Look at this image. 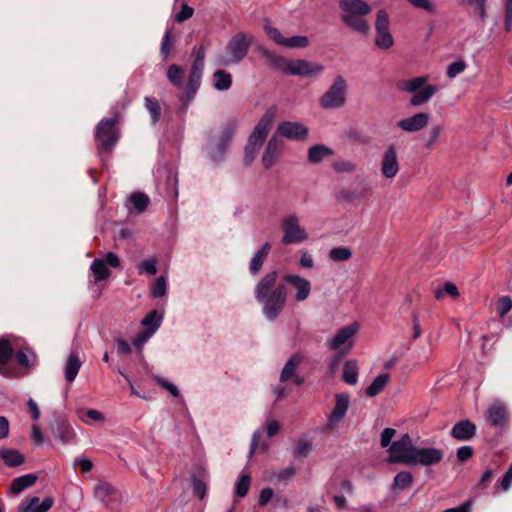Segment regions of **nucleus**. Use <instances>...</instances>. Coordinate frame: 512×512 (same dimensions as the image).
<instances>
[{"instance_id": "1", "label": "nucleus", "mask_w": 512, "mask_h": 512, "mask_svg": "<svg viewBox=\"0 0 512 512\" xmlns=\"http://www.w3.org/2000/svg\"><path fill=\"white\" fill-rule=\"evenodd\" d=\"M358 331L359 324L357 322L340 328L334 336L326 340L327 349L336 352L340 356L348 354L354 346Z\"/></svg>"}, {"instance_id": "2", "label": "nucleus", "mask_w": 512, "mask_h": 512, "mask_svg": "<svg viewBox=\"0 0 512 512\" xmlns=\"http://www.w3.org/2000/svg\"><path fill=\"white\" fill-rule=\"evenodd\" d=\"M309 358L300 352L294 353L285 363L281 373H280V382L288 383L292 382L293 384L300 386L305 382V376L300 374V371L303 368L310 366Z\"/></svg>"}, {"instance_id": "3", "label": "nucleus", "mask_w": 512, "mask_h": 512, "mask_svg": "<svg viewBox=\"0 0 512 512\" xmlns=\"http://www.w3.org/2000/svg\"><path fill=\"white\" fill-rule=\"evenodd\" d=\"M348 84L342 76H337L322 95V108L340 109L346 105Z\"/></svg>"}, {"instance_id": "4", "label": "nucleus", "mask_w": 512, "mask_h": 512, "mask_svg": "<svg viewBox=\"0 0 512 512\" xmlns=\"http://www.w3.org/2000/svg\"><path fill=\"white\" fill-rule=\"evenodd\" d=\"M252 40L253 38L248 37L244 32L236 33L226 45L229 58L221 59L220 63L229 65L241 62L247 56Z\"/></svg>"}, {"instance_id": "5", "label": "nucleus", "mask_w": 512, "mask_h": 512, "mask_svg": "<svg viewBox=\"0 0 512 512\" xmlns=\"http://www.w3.org/2000/svg\"><path fill=\"white\" fill-rule=\"evenodd\" d=\"M118 117L110 119H102L95 131V139L98 147L106 151H111L119 139V131L117 128Z\"/></svg>"}, {"instance_id": "6", "label": "nucleus", "mask_w": 512, "mask_h": 512, "mask_svg": "<svg viewBox=\"0 0 512 512\" xmlns=\"http://www.w3.org/2000/svg\"><path fill=\"white\" fill-rule=\"evenodd\" d=\"M287 298V289L281 281L278 283V289L267 298L258 300L263 307V313L269 320H275L282 312Z\"/></svg>"}, {"instance_id": "7", "label": "nucleus", "mask_w": 512, "mask_h": 512, "mask_svg": "<svg viewBox=\"0 0 512 512\" xmlns=\"http://www.w3.org/2000/svg\"><path fill=\"white\" fill-rule=\"evenodd\" d=\"M375 45L381 50H388L394 45V38L390 32V19L388 13L381 9L376 14Z\"/></svg>"}, {"instance_id": "8", "label": "nucleus", "mask_w": 512, "mask_h": 512, "mask_svg": "<svg viewBox=\"0 0 512 512\" xmlns=\"http://www.w3.org/2000/svg\"><path fill=\"white\" fill-rule=\"evenodd\" d=\"M416 449L417 447L413 445L411 437L404 434L399 440L390 445L388 462L406 464L405 458L413 455Z\"/></svg>"}, {"instance_id": "9", "label": "nucleus", "mask_w": 512, "mask_h": 512, "mask_svg": "<svg viewBox=\"0 0 512 512\" xmlns=\"http://www.w3.org/2000/svg\"><path fill=\"white\" fill-rule=\"evenodd\" d=\"M14 355L12 343L9 339L0 338V375L7 378H20L22 373L10 361Z\"/></svg>"}, {"instance_id": "10", "label": "nucleus", "mask_w": 512, "mask_h": 512, "mask_svg": "<svg viewBox=\"0 0 512 512\" xmlns=\"http://www.w3.org/2000/svg\"><path fill=\"white\" fill-rule=\"evenodd\" d=\"M444 457V453L441 449L429 447V448H417L413 455L406 457L405 461L407 465H423L432 466L440 463Z\"/></svg>"}, {"instance_id": "11", "label": "nucleus", "mask_w": 512, "mask_h": 512, "mask_svg": "<svg viewBox=\"0 0 512 512\" xmlns=\"http://www.w3.org/2000/svg\"><path fill=\"white\" fill-rule=\"evenodd\" d=\"M281 282L286 286L287 293L295 292L294 299L297 302L304 301L310 294V282L298 275L286 274L282 277Z\"/></svg>"}, {"instance_id": "12", "label": "nucleus", "mask_w": 512, "mask_h": 512, "mask_svg": "<svg viewBox=\"0 0 512 512\" xmlns=\"http://www.w3.org/2000/svg\"><path fill=\"white\" fill-rule=\"evenodd\" d=\"M282 229L284 232L282 243L285 245L298 244L307 238L306 231L299 225L298 219L295 216L285 219L282 222Z\"/></svg>"}, {"instance_id": "13", "label": "nucleus", "mask_w": 512, "mask_h": 512, "mask_svg": "<svg viewBox=\"0 0 512 512\" xmlns=\"http://www.w3.org/2000/svg\"><path fill=\"white\" fill-rule=\"evenodd\" d=\"M275 135L290 140L302 141L307 138L308 129L301 123L284 121L278 125Z\"/></svg>"}, {"instance_id": "14", "label": "nucleus", "mask_w": 512, "mask_h": 512, "mask_svg": "<svg viewBox=\"0 0 512 512\" xmlns=\"http://www.w3.org/2000/svg\"><path fill=\"white\" fill-rule=\"evenodd\" d=\"M397 150L393 145L387 147L381 159V173L386 179H393L399 172Z\"/></svg>"}, {"instance_id": "15", "label": "nucleus", "mask_w": 512, "mask_h": 512, "mask_svg": "<svg viewBox=\"0 0 512 512\" xmlns=\"http://www.w3.org/2000/svg\"><path fill=\"white\" fill-rule=\"evenodd\" d=\"M278 273L276 271L265 274L255 287V298L256 300H262L263 298L269 297L276 289H278Z\"/></svg>"}, {"instance_id": "16", "label": "nucleus", "mask_w": 512, "mask_h": 512, "mask_svg": "<svg viewBox=\"0 0 512 512\" xmlns=\"http://www.w3.org/2000/svg\"><path fill=\"white\" fill-rule=\"evenodd\" d=\"M284 149V143L277 135H273L268 141L264 154L262 156V163L265 168H271L277 162L279 156Z\"/></svg>"}, {"instance_id": "17", "label": "nucleus", "mask_w": 512, "mask_h": 512, "mask_svg": "<svg viewBox=\"0 0 512 512\" xmlns=\"http://www.w3.org/2000/svg\"><path fill=\"white\" fill-rule=\"evenodd\" d=\"M430 114L426 112L416 113L411 117L401 119L397 126L405 132L414 133L424 129L429 122Z\"/></svg>"}, {"instance_id": "18", "label": "nucleus", "mask_w": 512, "mask_h": 512, "mask_svg": "<svg viewBox=\"0 0 512 512\" xmlns=\"http://www.w3.org/2000/svg\"><path fill=\"white\" fill-rule=\"evenodd\" d=\"M203 68H204V62L197 61L194 59L192 65H191V68H190V73H189L188 81L186 84L187 101H190L194 97V95L196 94V92L200 86Z\"/></svg>"}, {"instance_id": "19", "label": "nucleus", "mask_w": 512, "mask_h": 512, "mask_svg": "<svg viewBox=\"0 0 512 512\" xmlns=\"http://www.w3.org/2000/svg\"><path fill=\"white\" fill-rule=\"evenodd\" d=\"M15 359L20 368H17L22 373V377L37 364V355L28 346L22 347L15 353Z\"/></svg>"}, {"instance_id": "20", "label": "nucleus", "mask_w": 512, "mask_h": 512, "mask_svg": "<svg viewBox=\"0 0 512 512\" xmlns=\"http://www.w3.org/2000/svg\"><path fill=\"white\" fill-rule=\"evenodd\" d=\"M342 15H367L371 12L370 5L363 0H340Z\"/></svg>"}, {"instance_id": "21", "label": "nucleus", "mask_w": 512, "mask_h": 512, "mask_svg": "<svg viewBox=\"0 0 512 512\" xmlns=\"http://www.w3.org/2000/svg\"><path fill=\"white\" fill-rule=\"evenodd\" d=\"M51 433L62 442H69L74 438L73 430L67 425L63 418H54L50 422Z\"/></svg>"}, {"instance_id": "22", "label": "nucleus", "mask_w": 512, "mask_h": 512, "mask_svg": "<svg viewBox=\"0 0 512 512\" xmlns=\"http://www.w3.org/2000/svg\"><path fill=\"white\" fill-rule=\"evenodd\" d=\"M276 112V106H271L270 108H268L264 115L259 120V122L257 123V125L255 126L253 133L266 139L271 130L272 123L276 116Z\"/></svg>"}, {"instance_id": "23", "label": "nucleus", "mask_w": 512, "mask_h": 512, "mask_svg": "<svg viewBox=\"0 0 512 512\" xmlns=\"http://www.w3.org/2000/svg\"><path fill=\"white\" fill-rule=\"evenodd\" d=\"M476 433V426L469 420H462L452 428V436L457 440H469Z\"/></svg>"}, {"instance_id": "24", "label": "nucleus", "mask_w": 512, "mask_h": 512, "mask_svg": "<svg viewBox=\"0 0 512 512\" xmlns=\"http://www.w3.org/2000/svg\"><path fill=\"white\" fill-rule=\"evenodd\" d=\"M365 15H342V21L355 32L361 35H368L370 27Z\"/></svg>"}, {"instance_id": "25", "label": "nucleus", "mask_w": 512, "mask_h": 512, "mask_svg": "<svg viewBox=\"0 0 512 512\" xmlns=\"http://www.w3.org/2000/svg\"><path fill=\"white\" fill-rule=\"evenodd\" d=\"M95 496L106 504L119 500V493L116 488L106 482H100L96 485Z\"/></svg>"}, {"instance_id": "26", "label": "nucleus", "mask_w": 512, "mask_h": 512, "mask_svg": "<svg viewBox=\"0 0 512 512\" xmlns=\"http://www.w3.org/2000/svg\"><path fill=\"white\" fill-rule=\"evenodd\" d=\"M317 70V66H313L306 60H290L287 74L309 76L313 73H316Z\"/></svg>"}, {"instance_id": "27", "label": "nucleus", "mask_w": 512, "mask_h": 512, "mask_svg": "<svg viewBox=\"0 0 512 512\" xmlns=\"http://www.w3.org/2000/svg\"><path fill=\"white\" fill-rule=\"evenodd\" d=\"M359 367L354 359H349L344 362L342 380L348 384L355 386L358 383Z\"/></svg>"}, {"instance_id": "28", "label": "nucleus", "mask_w": 512, "mask_h": 512, "mask_svg": "<svg viewBox=\"0 0 512 512\" xmlns=\"http://www.w3.org/2000/svg\"><path fill=\"white\" fill-rule=\"evenodd\" d=\"M80 367L81 361L79 359L78 353L76 351H72L64 367V374L67 382L71 383L74 381L79 372Z\"/></svg>"}, {"instance_id": "29", "label": "nucleus", "mask_w": 512, "mask_h": 512, "mask_svg": "<svg viewBox=\"0 0 512 512\" xmlns=\"http://www.w3.org/2000/svg\"><path fill=\"white\" fill-rule=\"evenodd\" d=\"M262 56L266 59L268 65L287 74L290 60L267 49L262 50Z\"/></svg>"}, {"instance_id": "30", "label": "nucleus", "mask_w": 512, "mask_h": 512, "mask_svg": "<svg viewBox=\"0 0 512 512\" xmlns=\"http://www.w3.org/2000/svg\"><path fill=\"white\" fill-rule=\"evenodd\" d=\"M270 249H271L270 243L266 242L262 245L261 249H259L255 253V255L253 256V258L250 262V266H249L250 272L252 274H257L261 270L262 265L265 262L268 254H269Z\"/></svg>"}, {"instance_id": "31", "label": "nucleus", "mask_w": 512, "mask_h": 512, "mask_svg": "<svg viewBox=\"0 0 512 512\" xmlns=\"http://www.w3.org/2000/svg\"><path fill=\"white\" fill-rule=\"evenodd\" d=\"M435 85H428L423 90L416 92L410 99V104L414 107L427 103L437 92Z\"/></svg>"}, {"instance_id": "32", "label": "nucleus", "mask_w": 512, "mask_h": 512, "mask_svg": "<svg viewBox=\"0 0 512 512\" xmlns=\"http://www.w3.org/2000/svg\"><path fill=\"white\" fill-rule=\"evenodd\" d=\"M53 504L52 499L45 498L40 502L38 497H33L27 504L22 505V512H46Z\"/></svg>"}, {"instance_id": "33", "label": "nucleus", "mask_w": 512, "mask_h": 512, "mask_svg": "<svg viewBox=\"0 0 512 512\" xmlns=\"http://www.w3.org/2000/svg\"><path fill=\"white\" fill-rule=\"evenodd\" d=\"M427 77L420 76L408 80H401L397 83V88L408 93H416L426 82Z\"/></svg>"}, {"instance_id": "34", "label": "nucleus", "mask_w": 512, "mask_h": 512, "mask_svg": "<svg viewBox=\"0 0 512 512\" xmlns=\"http://www.w3.org/2000/svg\"><path fill=\"white\" fill-rule=\"evenodd\" d=\"M0 458L9 467H16L24 462V456L16 449L0 450Z\"/></svg>"}, {"instance_id": "35", "label": "nucleus", "mask_w": 512, "mask_h": 512, "mask_svg": "<svg viewBox=\"0 0 512 512\" xmlns=\"http://www.w3.org/2000/svg\"><path fill=\"white\" fill-rule=\"evenodd\" d=\"M390 380V376L388 374H380L378 375L373 382L366 388V395L369 397H374L378 395L388 384Z\"/></svg>"}, {"instance_id": "36", "label": "nucleus", "mask_w": 512, "mask_h": 512, "mask_svg": "<svg viewBox=\"0 0 512 512\" xmlns=\"http://www.w3.org/2000/svg\"><path fill=\"white\" fill-rule=\"evenodd\" d=\"M36 479H37L36 476H34L32 474H26V475L15 478L11 484L12 493H14V494L20 493L24 489L32 486L35 483Z\"/></svg>"}, {"instance_id": "37", "label": "nucleus", "mask_w": 512, "mask_h": 512, "mask_svg": "<svg viewBox=\"0 0 512 512\" xmlns=\"http://www.w3.org/2000/svg\"><path fill=\"white\" fill-rule=\"evenodd\" d=\"M214 87L219 91L228 90L232 85V76L224 70H217L213 74Z\"/></svg>"}, {"instance_id": "38", "label": "nucleus", "mask_w": 512, "mask_h": 512, "mask_svg": "<svg viewBox=\"0 0 512 512\" xmlns=\"http://www.w3.org/2000/svg\"><path fill=\"white\" fill-rule=\"evenodd\" d=\"M167 78L172 85L181 88L183 86L184 69L177 64H171L167 70Z\"/></svg>"}, {"instance_id": "39", "label": "nucleus", "mask_w": 512, "mask_h": 512, "mask_svg": "<svg viewBox=\"0 0 512 512\" xmlns=\"http://www.w3.org/2000/svg\"><path fill=\"white\" fill-rule=\"evenodd\" d=\"M91 271L93 272L95 282L105 280L110 276V270L103 259H95L91 264Z\"/></svg>"}, {"instance_id": "40", "label": "nucleus", "mask_w": 512, "mask_h": 512, "mask_svg": "<svg viewBox=\"0 0 512 512\" xmlns=\"http://www.w3.org/2000/svg\"><path fill=\"white\" fill-rule=\"evenodd\" d=\"M161 319V315L156 310H153L142 319L141 324L145 327V330L151 331L154 334L161 324Z\"/></svg>"}, {"instance_id": "41", "label": "nucleus", "mask_w": 512, "mask_h": 512, "mask_svg": "<svg viewBox=\"0 0 512 512\" xmlns=\"http://www.w3.org/2000/svg\"><path fill=\"white\" fill-rule=\"evenodd\" d=\"M193 492L201 500L204 499L207 490V474L205 471L201 472L198 477L194 476L192 480Z\"/></svg>"}, {"instance_id": "42", "label": "nucleus", "mask_w": 512, "mask_h": 512, "mask_svg": "<svg viewBox=\"0 0 512 512\" xmlns=\"http://www.w3.org/2000/svg\"><path fill=\"white\" fill-rule=\"evenodd\" d=\"M145 107L150 113L153 123H157L161 118V106L159 101L154 97H145Z\"/></svg>"}, {"instance_id": "43", "label": "nucleus", "mask_w": 512, "mask_h": 512, "mask_svg": "<svg viewBox=\"0 0 512 512\" xmlns=\"http://www.w3.org/2000/svg\"><path fill=\"white\" fill-rule=\"evenodd\" d=\"M349 407V396L346 393L336 395L335 407L331 416H345Z\"/></svg>"}, {"instance_id": "44", "label": "nucleus", "mask_w": 512, "mask_h": 512, "mask_svg": "<svg viewBox=\"0 0 512 512\" xmlns=\"http://www.w3.org/2000/svg\"><path fill=\"white\" fill-rule=\"evenodd\" d=\"M413 482V475L408 471H401L394 477V489L402 491L408 488Z\"/></svg>"}, {"instance_id": "45", "label": "nucleus", "mask_w": 512, "mask_h": 512, "mask_svg": "<svg viewBox=\"0 0 512 512\" xmlns=\"http://www.w3.org/2000/svg\"><path fill=\"white\" fill-rule=\"evenodd\" d=\"M130 202L133 204L134 208L139 212H144L148 204L150 202L149 197L142 192H134L130 196Z\"/></svg>"}, {"instance_id": "46", "label": "nucleus", "mask_w": 512, "mask_h": 512, "mask_svg": "<svg viewBox=\"0 0 512 512\" xmlns=\"http://www.w3.org/2000/svg\"><path fill=\"white\" fill-rule=\"evenodd\" d=\"M352 257V252L347 247H335L329 252V258L334 262L347 261Z\"/></svg>"}, {"instance_id": "47", "label": "nucleus", "mask_w": 512, "mask_h": 512, "mask_svg": "<svg viewBox=\"0 0 512 512\" xmlns=\"http://www.w3.org/2000/svg\"><path fill=\"white\" fill-rule=\"evenodd\" d=\"M507 413V404L499 399L493 400L487 410V416H506Z\"/></svg>"}, {"instance_id": "48", "label": "nucleus", "mask_w": 512, "mask_h": 512, "mask_svg": "<svg viewBox=\"0 0 512 512\" xmlns=\"http://www.w3.org/2000/svg\"><path fill=\"white\" fill-rule=\"evenodd\" d=\"M309 45V40L306 36H292L289 38L285 37L283 47L294 49V48H305Z\"/></svg>"}, {"instance_id": "49", "label": "nucleus", "mask_w": 512, "mask_h": 512, "mask_svg": "<svg viewBox=\"0 0 512 512\" xmlns=\"http://www.w3.org/2000/svg\"><path fill=\"white\" fill-rule=\"evenodd\" d=\"M251 479L247 474L242 475L235 484V493L242 498L247 495L250 488Z\"/></svg>"}, {"instance_id": "50", "label": "nucleus", "mask_w": 512, "mask_h": 512, "mask_svg": "<svg viewBox=\"0 0 512 512\" xmlns=\"http://www.w3.org/2000/svg\"><path fill=\"white\" fill-rule=\"evenodd\" d=\"M486 2L487 0H460L462 5L475 7L476 13L482 20H484L487 16Z\"/></svg>"}, {"instance_id": "51", "label": "nucleus", "mask_w": 512, "mask_h": 512, "mask_svg": "<svg viewBox=\"0 0 512 512\" xmlns=\"http://www.w3.org/2000/svg\"><path fill=\"white\" fill-rule=\"evenodd\" d=\"M496 310L498 315L503 318L512 310V299L510 296H501L497 300Z\"/></svg>"}, {"instance_id": "52", "label": "nucleus", "mask_w": 512, "mask_h": 512, "mask_svg": "<svg viewBox=\"0 0 512 512\" xmlns=\"http://www.w3.org/2000/svg\"><path fill=\"white\" fill-rule=\"evenodd\" d=\"M235 133V125L229 124L226 126L220 136L219 150L224 151L231 142Z\"/></svg>"}, {"instance_id": "53", "label": "nucleus", "mask_w": 512, "mask_h": 512, "mask_svg": "<svg viewBox=\"0 0 512 512\" xmlns=\"http://www.w3.org/2000/svg\"><path fill=\"white\" fill-rule=\"evenodd\" d=\"M166 294V280L164 276H159L151 287V295L154 298L163 297Z\"/></svg>"}, {"instance_id": "54", "label": "nucleus", "mask_w": 512, "mask_h": 512, "mask_svg": "<svg viewBox=\"0 0 512 512\" xmlns=\"http://www.w3.org/2000/svg\"><path fill=\"white\" fill-rule=\"evenodd\" d=\"M467 65L465 63L464 60H457V61H454L452 62L451 64L448 65L447 67V76L450 78V79H453L455 78L457 75L461 74L462 72L465 71Z\"/></svg>"}, {"instance_id": "55", "label": "nucleus", "mask_w": 512, "mask_h": 512, "mask_svg": "<svg viewBox=\"0 0 512 512\" xmlns=\"http://www.w3.org/2000/svg\"><path fill=\"white\" fill-rule=\"evenodd\" d=\"M441 133H442V127L440 125L432 126L429 131L428 137L425 140V147L428 149L432 148L436 144Z\"/></svg>"}, {"instance_id": "56", "label": "nucleus", "mask_w": 512, "mask_h": 512, "mask_svg": "<svg viewBox=\"0 0 512 512\" xmlns=\"http://www.w3.org/2000/svg\"><path fill=\"white\" fill-rule=\"evenodd\" d=\"M504 29L512 30V0H504Z\"/></svg>"}, {"instance_id": "57", "label": "nucleus", "mask_w": 512, "mask_h": 512, "mask_svg": "<svg viewBox=\"0 0 512 512\" xmlns=\"http://www.w3.org/2000/svg\"><path fill=\"white\" fill-rule=\"evenodd\" d=\"M410 5L417 9H423L428 13H435V4L431 0H407Z\"/></svg>"}, {"instance_id": "58", "label": "nucleus", "mask_w": 512, "mask_h": 512, "mask_svg": "<svg viewBox=\"0 0 512 512\" xmlns=\"http://www.w3.org/2000/svg\"><path fill=\"white\" fill-rule=\"evenodd\" d=\"M311 450V443L309 441H305V440H300L294 451H293V456L295 458H302V457H306L308 455V453L310 452Z\"/></svg>"}, {"instance_id": "59", "label": "nucleus", "mask_w": 512, "mask_h": 512, "mask_svg": "<svg viewBox=\"0 0 512 512\" xmlns=\"http://www.w3.org/2000/svg\"><path fill=\"white\" fill-rule=\"evenodd\" d=\"M265 32L267 36L278 45H283L285 37L281 34L279 29L270 25L265 26Z\"/></svg>"}, {"instance_id": "60", "label": "nucleus", "mask_w": 512, "mask_h": 512, "mask_svg": "<svg viewBox=\"0 0 512 512\" xmlns=\"http://www.w3.org/2000/svg\"><path fill=\"white\" fill-rule=\"evenodd\" d=\"M332 167L336 172H352L355 170V165L344 159L336 160Z\"/></svg>"}, {"instance_id": "61", "label": "nucleus", "mask_w": 512, "mask_h": 512, "mask_svg": "<svg viewBox=\"0 0 512 512\" xmlns=\"http://www.w3.org/2000/svg\"><path fill=\"white\" fill-rule=\"evenodd\" d=\"M138 269L140 273L155 275L157 273L156 261L153 259L144 260L140 263Z\"/></svg>"}, {"instance_id": "62", "label": "nucleus", "mask_w": 512, "mask_h": 512, "mask_svg": "<svg viewBox=\"0 0 512 512\" xmlns=\"http://www.w3.org/2000/svg\"><path fill=\"white\" fill-rule=\"evenodd\" d=\"M194 9L190 7L188 4H183L180 12L175 16V21L178 23H182L193 16Z\"/></svg>"}, {"instance_id": "63", "label": "nucleus", "mask_w": 512, "mask_h": 512, "mask_svg": "<svg viewBox=\"0 0 512 512\" xmlns=\"http://www.w3.org/2000/svg\"><path fill=\"white\" fill-rule=\"evenodd\" d=\"M260 147L255 146L254 144L247 143L245 147V156L244 160L247 165H250L255 159Z\"/></svg>"}, {"instance_id": "64", "label": "nucleus", "mask_w": 512, "mask_h": 512, "mask_svg": "<svg viewBox=\"0 0 512 512\" xmlns=\"http://www.w3.org/2000/svg\"><path fill=\"white\" fill-rule=\"evenodd\" d=\"M153 334L151 331L144 330L140 333H138L134 339H133V345L138 349L141 350L144 343L152 336Z\"/></svg>"}]
</instances>
